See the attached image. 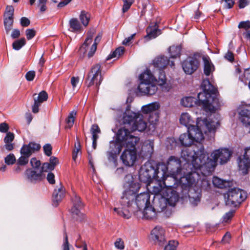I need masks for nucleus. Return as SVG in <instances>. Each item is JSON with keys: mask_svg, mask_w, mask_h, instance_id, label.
<instances>
[{"mask_svg": "<svg viewBox=\"0 0 250 250\" xmlns=\"http://www.w3.org/2000/svg\"><path fill=\"white\" fill-rule=\"evenodd\" d=\"M206 153L204 146L201 144L193 148H186L181 152L182 158L187 162V166L191 170L185 176L181 177L180 183L183 188L188 189V195L190 203L194 206L200 202L201 190H207L210 183L205 177H200V172L205 175Z\"/></svg>", "mask_w": 250, "mask_h": 250, "instance_id": "1", "label": "nucleus"}, {"mask_svg": "<svg viewBox=\"0 0 250 250\" xmlns=\"http://www.w3.org/2000/svg\"><path fill=\"white\" fill-rule=\"evenodd\" d=\"M219 120H212L209 118L202 119L198 118L196 125H190L188 128V132L182 134L179 138L182 145L190 146L195 141L199 142L204 139L203 131L205 134L213 138L217 128L219 126Z\"/></svg>", "mask_w": 250, "mask_h": 250, "instance_id": "2", "label": "nucleus"}, {"mask_svg": "<svg viewBox=\"0 0 250 250\" xmlns=\"http://www.w3.org/2000/svg\"><path fill=\"white\" fill-rule=\"evenodd\" d=\"M133 189L124 190L119 201V207L114 208L117 214L125 219L131 217L132 212L136 211L134 207V199L138 190V185L132 187Z\"/></svg>", "mask_w": 250, "mask_h": 250, "instance_id": "3", "label": "nucleus"}, {"mask_svg": "<svg viewBox=\"0 0 250 250\" xmlns=\"http://www.w3.org/2000/svg\"><path fill=\"white\" fill-rule=\"evenodd\" d=\"M231 152L228 148H221L213 150L210 154V158L206 154V164L203 167L205 168V175H209L214 171L219 161L220 164L227 163L230 159Z\"/></svg>", "mask_w": 250, "mask_h": 250, "instance_id": "4", "label": "nucleus"}, {"mask_svg": "<svg viewBox=\"0 0 250 250\" xmlns=\"http://www.w3.org/2000/svg\"><path fill=\"white\" fill-rule=\"evenodd\" d=\"M201 87L203 92L198 94V102H197V104L202 105L206 111L215 112L216 108L213 105L214 100L212 97V94H215L216 89L211 84L208 79L203 81Z\"/></svg>", "mask_w": 250, "mask_h": 250, "instance_id": "5", "label": "nucleus"}, {"mask_svg": "<svg viewBox=\"0 0 250 250\" xmlns=\"http://www.w3.org/2000/svg\"><path fill=\"white\" fill-rule=\"evenodd\" d=\"M123 122L132 131L143 132L147 127V123L140 112H134L126 109L123 114Z\"/></svg>", "mask_w": 250, "mask_h": 250, "instance_id": "6", "label": "nucleus"}, {"mask_svg": "<svg viewBox=\"0 0 250 250\" xmlns=\"http://www.w3.org/2000/svg\"><path fill=\"white\" fill-rule=\"evenodd\" d=\"M179 200V195L177 192H172L171 194L166 195L154 196L153 206L154 209H156L157 212H162L164 215L169 217L171 214L170 210H168L167 208V203L171 206H174L175 203Z\"/></svg>", "mask_w": 250, "mask_h": 250, "instance_id": "7", "label": "nucleus"}, {"mask_svg": "<svg viewBox=\"0 0 250 250\" xmlns=\"http://www.w3.org/2000/svg\"><path fill=\"white\" fill-rule=\"evenodd\" d=\"M140 83L138 85L139 91L144 94L152 95L157 91L158 88L155 83V78L151 72L146 70L140 75Z\"/></svg>", "mask_w": 250, "mask_h": 250, "instance_id": "8", "label": "nucleus"}, {"mask_svg": "<svg viewBox=\"0 0 250 250\" xmlns=\"http://www.w3.org/2000/svg\"><path fill=\"white\" fill-rule=\"evenodd\" d=\"M165 174V171L160 172L150 163H146L141 167L139 178L141 182L149 185L153 179L161 182V178Z\"/></svg>", "mask_w": 250, "mask_h": 250, "instance_id": "9", "label": "nucleus"}, {"mask_svg": "<svg viewBox=\"0 0 250 250\" xmlns=\"http://www.w3.org/2000/svg\"><path fill=\"white\" fill-rule=\"evenodd\" d=\"M140 139L130 134L125 127L120 128L117 132V140L123 147L135 149V146Z\"/></svg>", "mask_w": 250, "mask_h": 250, "instance_id": "10", "label": "nucleus"}, {"mask_svg": "<svg viewBox=\"0 0 250 250\" xmlns=\"http://www.w3.org/2000/svg\"><path fill=\"white\" fill-rule=\"evenodd\" d=\"M225 196L226 204L230 207H237L247 198L246 192L238 188H233L229 190Z\"/></svg>", "mask_w": 250, "mask_h": 250, "instance_id": "11", "label": "nucleus"}, {"mask_svg": "<svg viewBox=\"0 0 250 250\" xmlns=\"http://www.w3.org/2000/svg\"><path fill=\"white\" fill-rule=\"evenodd\" d=\"M103 78L101 74V66L99 63L93 65L87 75L86 83L87 87L95 84L99 89Z\"/></svg>", "mask_w": 250, "mask_h": 250, "instance_id": "12", "label": "nucleus"}, {"mask_svg": "<svg viewBox=\"0 0 250 250\" xmlns=\"http://www.w3.org/2000/svg\"><path fill=\"white\" fill-rule=\"evenodd\" d=\"M73 207L71 211L73 217L77 220L82 221L84 218V215L80 210L83 208V204L81 201L80 197L75 194L72 199Z\"/></svg>", "mask_w": 250, "mask_h": 250, "instance_id": "13", "label": "nucleus"}, {"mask_svg": "<svg viewBox=\"0 0 250 250\" xmlns=\"http://www.w3.org/2000/svg\"><path fill=\"white\" fill-rule=\"evenodd\" d=\"M239 170L244 174H247L250 169V147L245 149L243 155L238 159Z\"/></svg>", "mask_w": 250, "mask_h": 250, "instance_id": "14", "label": "nucleus"}, {"mask_svg": "<svg viewBox=\"0 0 250 250\" xmlns=\"http://www.w3.org/2000/svg\"><path fill=\"white\" fill-rule=\"evenodd\" d=\"M165 234L164 229L161 227L157 226L151 231L150 237L156 245L162 247L166 242Z\"/></svg>", "mask_w": 250, "mask_h": 250, "instance_id": "15", "label": "nucleus"}, {"mask_svg": "<svg viewBox=\"0 0 250 250\" xmlns=\"http://www.w3.org/2000/svg\"><path fill=\"white\" fill-rule=\"evenodd\" d=\"M181 162L180 160L175 156H170L167 162V169L172 175L177 176L181 172Z\"/></svg>", "mask_w": 250, "mask_h": 250, "instance_id": "16", "label": "nucleus"}, {"mask_svg": "<svg viewBox=\"0 0 250 250\" xmlns=\"http://www.w3.org/2000/svg\"><path fill=\"white\" fill-rule=\"evenodd\" d=\"M199 61L194 57H188L182 63V67L184 72L187 74H191L199 67Z\"/></svg>", "mask_w": 250, "mask_h": 250, "instance_id": "17", "label": "nucleus"}, {"mask_svg": "<svg viewBox=\"0 0 250 250\" xmlns=\"http://www.w3.org/2000/svg\"><path fill=\"white\" fill-rule=\"evenodd\" d=\"M150 195L147 192L141 193L137 196L135 195L134 199V207L135 210H141L150 205Z\"/></svg>", "mask_w": 250, "mask_h": 250, "instance_id": "18", "label": "nucleus"}, {"mask_svg": "<svg viewBox=\"0 0 250 250\" xmlns=\"http://www.w3.org/2000/svg\"><path fill=\"white\" fill-rule=\"evenodd\" d=\"M137 158L136 152L134 149H126L121 156L124 164L126 166H132Z\"/></svg>", "mask_w": 250, "mask_h": 250, "instance_id": "19", "label": "nucleus"}, {"mask_svg": "<svg viewBox=\"0 0 250 250\" xmlns=\"http://www.w3.org/2000/svg\"><path fill=\"white\" fill-rule=\"evenodd\" d=\"M25 175L28 181L33 183L41 181L45 177L44 174L42 173L40 168H28L25 171Z\"/></svg>", "mask_w": 250, "mask_h": 250, "instance_id": "20", "label": "nucleus"}, {"mask_svg": "<svg viewBox=\"0 0 250 250\" xmlns=\"http://www.w3.org/2000/svg\"><path fill=\"white\" fill-rule=\"evenodd\" d=\"M65 195L64 188L60 184L54 189L52 195V205L54 207H57L64 198Z\"/></svg>", "mask_w": 250, "mask_h": 250, "instance_id": "21", "label": "nucleus"}, {"mask_svg": "<svg viewBox=\"0 0 250 250\" xmlns=\"http://www.w3.org/2000/svg\"><path fill=\"white\" fill-rule=\"evenodd\" d=\"M34 99V104L32 106V112L37 113L39 112V107L41 104L46 101L48 98L47 93L45 91H42L37 96V94L35 93L33 95Z\"/></svg>", "mask_w": 250, "mask_h": 250, "instance_id": "22", "label": "nucleus"}, {"mask_svg": "<svg viewBox=\"0 0 250 250\" xmlns=\"http://www.w3.org/2000/svg\"><path fill=\"white\" fill-rule=\"evenodd\" d=\"M41 148V146L37 143L30 142L28 145H24L21 148V155L30 157L32 153L38 151Z\"/></svg>", "mask_w": 250, "mask_h": 250, "instance_id": "23", "label": "nucleus"}, {"mask_svg": "<svg viewBox=\"0 0 250 250\" xmlns=\"http://www.w3.org/2000/svg\"><path fill=\"white\" fill-rule=\"evenodd\" d=\"M168 64L171 67L174 66V63L173 61H170L167 57L164 56H159L153 61V64L158 69L163 70Z\"/></svg>", "mask_w": 250, "mask_h": 250, "instance_id": "24", "label": "nucleus"}, {"mask_svg": "<svg viewBox=\"0 0 250 250\" xmlns=\"http://www.w3.org/2000/svg\"><path fill=\"white\" fill-rule=\"evenodd\" d=\"M239 119L245 125H250V104L244 106L239 112Z\"/></svg>", "mask_w": 250, "mask_h": 250, "instance_id": "25", "label": "nucleus"}, {"mask_svg": "<svg viewBox=\"0 0 250 250\" xmlns=\"http://www.w3.org/2000/svg\"><path fill=\"white\" fill-rule=\"evenodd\" d=\"M152 192L154 194V196L157 195L164 196L167 194H171L172 192H177L176 191H173L171 189L164 188L161 183H159L157 185L154 186Z\"/></svg>", "mask_w": 250, "mask_h": 250, "instance_id": "26", "label": "nucleus"}, {"mask_svg": "<svg viewBox=\"0 0 250 250\" xmlns=\"http://www.w3.org/2000/svg\"><path fill=\"white\" fill-rule=\"evenodd\" d=\"M146 31L147 35L145 37V38L146 41L154 39L162 33L161 30L158 28L157 24L149 26L146 28Z\"/></svg>", "mask_w": 250, "mask_h": 250, "instance_id": "27", "label": "nucleus"}, {"mask_svg": "<svg viewBox=\"0 0 250 250\" xmlns=\"http://www.w3.org/2000/svg\"><path fill=\"white\" fill-rule=\"evenodd\" d=\"M164 176V175L163 176ZM177 176L172 175L170 176H167L165 179H164V177L161 178L163 179V185L164 188L167 189H171L173 191H175L173 188H175L177 187L176 177Z\"/></svg>", "mask_w": 250, "mask_h": 250, "instance_id": "28", "label": "nucleus"}, {"mask_svg": "<svg viewBox=\"0 0 250 250\" xmlns=\"http://www.w3.org/2000/svg\"><path fill=\"white\" fill-rule=\"evenodd\" d=\"M202 59L204 62V73L208 76L214 70V67L208 56H203Z\"/></svg>", "mask_w": 250, "mask_h": 250, "instance_id": "29", "label": "nucleus"}, {"mask_svg": "<svg viewBox=\"0 0 250 250\" xmlns=\"http://www.w3.org/2000/svg\"><path fill=\"white\" fill-rule=\"evenodd\" d=\"M137 185H138L139 190L140 188V185L139 183L134 181L133 176L130 174L125 176V183L124 184V190L133 189L132 187Z\"/></svg>", "mask_w": 250, "mask_h": 250, "instance_id": "30", "label": "nucleus"}, {"mask_svg": "<svg viewBox=\"0 0 250 250\" xmlns=\"http://www.w3.org/2000/svg\"><path fill=\"white\" fill-rule=\"evenodd\" d=\"M155 83L160 85L163 86L166 83V78L164 71L162 69H158L155 72Z\"/></svg>", "mask_w": 250, "mask_h": 250, "instance_id": "31", "label": "nucleus"}, {"mask_svg": "<svg viewBox=\"0 0 250 250\" xmlns=\"http://www.w3.org/2000/svg\"><path fill=\"white\" fill-rule=\"evenodd\" d=\"M144 209L143 213L145 218L146 219H153L156 217L157 211L156 209H154L153 206L151 207L148 205Z\"/></svg>", "mask_w": 250, "mask_h": 250, "instance_id": "32", "label": "nucleus"}, {"mask_svg": "<svg viewBox=\"0 0 250 250\" xmlns=\"http://www.w3.org/2000/svg\"><path fill=\"white\" fill-rule=\"evenodd\" d=\"M70 31L74 33H80L81 32L82 27L76 18H72L69 21Z\"/></svg>", "mask_w": 250, "mask_h": 250, "instance_id": "33", "label": "nucleus"}, {"mask_svg": "<svg viewBox=\"0 0 250 250\" xmlns=\"http://www.w3.org/2000/svg\"><path fill=\"white\" fill-rule=\"evenodd\" d=\"M197 104V100L192 96L184 97L181 100V105L186 107H192Z\"/></svg>", "mask_w": 250, "mask_h": 250, "instance_id": "34", "label": "nucleus"}, {"mask_svg": "<svg viewBox=\"0 0 250 250\" xmlns=\"http://www.w3.org/2000/svg\"><path fill=\"white\" fill-rule=\"evenodd\" d=\"M14 139V135L13 133L8 132L6 134V135L4 139V142L5 144V147L7 150L10 151L14 148L13 144L11 143Z\"/></svg>", "mask_w": 250, "mask_h": 250, "instance_id": "35", "label": "nucleus"}, {"mask_svg": "<svg viewBox=\"0 0 250 250\" xmlns=\"http://www.w3.org/2000/svg\"><path fill=\"white\" fill-rule=\"evenodd\" d=\"M159 108V105L157 103H152L150 104L144 105L142 109L143 113L146 114L150 113L156 111Z\"/></svg>", "mask_w": 250, "mask_h": 250, "instance_id": "36", "label": "nucleus"}, {"mask_svg": "<svg viewBox=\"0 0 250 250\" xmlns=\"http://www.w3.org/2000/svg\"><path fill=\"white\" fill-rule=\"evenodd\" d=\"M180 123L181 124L188 127L190 125L191 123V119L190 116L188 113H183L180 118Z\"/></svg>", "mask_w": 250, "mask_h": 250, "instance_id": "37", "label": "nucleus"}, {"mask_svg": "<svg viewBox=\"0 0 250 250\" xmlns=\"http://www.w3.org/2000/svg\"><path fill=\"white\" fill-rule=\"evenodd\" d=\"M116 139L115 141H111L110 142V148L111 150L113 151L114 153H119L123 147V145H121V143L118 142L117 140V134L116 135Z\"/></svg>", "mask_w": 250, "mask_h": 250, "instance_id": "38", "label": "nucleus"}, {"mask_svg": "<svg viewBox=\"0 0 250 250\" xmlns=\"http://www.w3.org/2000/svg\"><path fill=\"white\" fill-rule=\"evenodd\" d=\"M77 112L75 110L72 111L69 113L67 118L66 119V125L65 128H70L72 127L75 120Z\"/></svg>", "mask_w": 250, "mask_h": 250, "instance_id": "39", "label": "nucleus"}, {"mask_svg": "<svg viewBox=\"0 0 250 250\" xmlns=\"http://www.w3.org/2000/svg\"><path fill=\"white\" fill-rule=\"evenodd\" d=\"M181 47L180 46H171L169 48V53L170 55V58H176L180 56Z\"/></svg>", "mask_w": 250, "mask_h": 250, "instance_id": "40", "label": "nucleus"}, {"mask_svg": "<svg viewBox=\"0 0 250 250\" xmlns=\"http://www.w3.org/2000/svg\"><path fill=\"white\" fill-rule=\"evenodd\" d=\"M80 20L83 26H86L89 22L90 15L88 12L82 11L79 16Z\"/></svg>", "mask_w": 250, "mask_h": 250, "instance_id": "41", "label": "nucleus"}, {"mask_svg": "<svg viewBox=\"0 0 250 250\" xmlns=\"http://www.w3.org/2000/svg\"><path fill=\"white\" fill-rule=\"evenodd\" d=\"M90 132L92 135V140L97 141L99 138L98 134L101 132L100 129L98 125L96 124L93 125L91 127Z\"/></svg>", "mask_w": 250, "mask_h": 250, "instance_id": "42", "label": "nucleus"}, {"mask_svg": "<svg viewBox=\"0 0 250 250\" xmlns=\"http://www.w3.org/2000/svg\"><path fill=\"white\" fill-rule=\"evenodd\" d=\"M26 43L24 38H21L20 40H16L12 44L13 48L16 50H20Z\"/></svg>", "mask_w": 250, "mask_h": 250, "instance_id": "43", "label": "nucleus"}, {"mask_svg": "<svg viewBox=\"0 0 250 250\" xmlns=\"http://www.w3.org/2000/svg\"><path fill=\"white\" fill-rule=\"evenodd\" d=\"M125 51V48L123 46L117 48L114 52L110 54L107 57V60L113 58H118L120 57Z\"/></svg>", "mask_w": 250, "mask_h": 250, "instance_id": "44", "label": "nucleus"}, {"mask_svg": "<svg viewBox=\"0 0 250 250\" xmlns=\"http://www.w3.org/2000/svg\"><path fill=\"white\" fill-rule=\"evenodd\" d=\"M239 79L246 84L250 82V68L245 69L243 75L239 77Z\"/></svg>", "mask_w": 250, "mask_h": 250, "instance_id": "45", "label": "nucleus"}, {"mask_svg": "<svg viewBox=\"0 0 250 250\" xmlns=\"http://www.w3.org/2000/svg\"><path fill=\"white\" fill-rule=\"evenodd\" d=\"M95 33V30L94 29H91L89 31H88V32L87 33V37L82 45L83 47V46L86 47L88 46L92 42V39Z\"/></svg>", "mask_w": 250, "mask_h": 250, "instance_id": "46", "label": "nucleus"}, {"mask_svg": "<svg viewBox=\"0 0 250 250\" xmlns=\"http://www.w3.org/2000/svg\"><path fill=\"white\" fill-rule=\"evenodd\" d=\"M212 183L215 187L223 188L226 186V182L217 177H214L212 179Z\"/></svg>", "mask_w": 250, "mask_h": 250, "instance_id": "47", "label": "nucleus"}, {"mask_svg": "<svg viewBox=\"0 0 250 250\" xmlns=\"http://www.w3.org/2000/svg\"><path fill=\"white\" fill-rule=\"evenodd\" d=\"M4 23L6 32L8 34L12 28L13 23V18L5 17Z\"/></svg>", "mask_w": 250, "mask_h": 250, "instance_id": "48", "label": "nucleus"}, {"mask_svg": "<svg viewBox=\"0 0 250 250\" xmlns=\"http://www.w3.org/2000/svg\"><path fill=\"white\" fill-rule=\"evenodd\" d=\"M178 244L177 241H169L168 243L165 246L164 250H176Z\"/></svg>", "mask_w": 250, "mask_h": 250, "instance_id": "49", "label": "nucleus"}, {"mask_svg": "<svg viewBox=\"0 0 250 250\" xmlns=\"http://www.w3.org/2000/svg\"><path fill=\"white\" fill-rule=\"evenodd\" d=\"M146 149H147V154H149L150 155H151L154 150V143L153 141L149 142V143H147L145 146H143L142 147V149L143 150H146Z\"/></svg>", "mask_w": 250, "mask_h": 250, "instance_id": "50", "label": "nucleus"}, {"mask_svg": "<svg viewBox=\"0 0 250 250\" xmlns=\"http://www.w3.org/2000/svg\"><path fill=\"white\" fill-rule=\"evenodd\" d=\"M135 0H123L124 2L122 11L123 13L126 12L130 7Z\"/></svg>", "mask_w": 250, "mask_h": 250, "instance_id": "51", "label": "nucleus"}, {"mask_svg": "<svg viewBox=\"0 0 250 250\" xmlns=\"http://www.w3.org/2000/svg\"><path fill=\"white\" fill-rule=\"evenodd\" d=\"M29 157L21 155V156L18 159L17 165L19 166H25L28 163Z\"/></svg>", "mask_w": 250, "mask_h": 250, "instance_id": "52", "label": "nucleus"}, {"mask_svg": "<svg viewBox=\"0 0 250 250\" xmlns=\"http://www.w3.org/2000/svg\"><path fill=\"white\" fill-rule=\"evenodd\" d=\"M16 162V158L13 154H9L5 158V162L7 165H12Z\"/></svg>", "mask_w": 250, "mask_h": 250, "instance_id": "53", "label": "nucleus"}, {"mask_svg": "<svg viewBox=\"0 0 250 250\" xmlns=\"http://www.w3.org/2000/svg\"><path fill=\"white\" fill-rule=\"evenodd\" d=\"M14 9L12 6H7L5 12V17L13 18Z\"/></svg>", "mask_w": 250, "mask_h": 250, "instance_id": "54", "label": "nucleus"}, {"mask_svg": "<svg viewBox=\"0 0 250 250\" xmlns=\"http://www.w3.org/2000/svg\"><path fill=\"white\" fill-rule=\"evenodd\" d=\"M52 166L49 163H44L43 164L42 167L41 168H40V170L42 171V173L43 172H47L48 170H52L54 168H52Z\"/></svg>", "mask_w": 250, "mask_h": 250, "instance_id": "55", "label": "nucleus"}, {"mask_svg": "<svg viewBox=\"0 0 250 250\" xmlns=\"http://www.w3.org/2000/svg\"><path fill=\"white\" fill-rule=\"evenodd\" d=\"M30 164L33 169L41 168V162L39 160H37L36 158H32L30 160Z\"/></svg>", "mask_w": 250, "mask_h": 250, "instance_id": "56", "label": "nucleus"}, {"mask_svg": "<svg viewBox=\"0 0 250 250\" xmlns=\"http://www.w3.org/2000/svg\"><path fill=\"white\" fill-rule=\"evenodd\" d=\"M25 34L27 39L30 40L36 35V31L33 29H27L25 31Z\"/></svg>", "mask_w": 250, "mask_h": 250, "instance_id": "57", "label": "nucleus"}, {"mask_svg": "<svg viewBox=\"0 0 250 250\" xmlns=\"http://www.w3.org/2000/svg\"><path fill=\"white\" fill-rule=\"evenodd\" d=\"M239 28H243L246 30H248L250 28V21H241L238 25Z\"/></svg>", "mask_w": 250, "mask_h": 250, "instance_id": "58", "label": "nucleus"}, {"mask_svg": "<svg viewBox=\"0 0 250 250\" xmlns=\"http://www.w3.org/2000/svg\"><path fill=\"white\" fill-rule=\"evenodd\" d=\"M43 148L45 155H46L47 156H50L51 155L52 148L50 144H47L43 146Z\"/></svg>", "mask_w": 250, "mask_h": 250, "instance_id": "59", "label": "nucleus"}, {"mask_svg": "<svg viewBox=\"0 0 250 250\" xmlns=\"http://www.w3.org/2000/svg\"><path fill=\"white\" fill-rule=\"evenodd\" d=\"M114 244L115 247L119 250H123L125 248L124 241L121 238H118Z\"/></svg>", "mask_w": 250, "mask_h": 250, "instance_id": "60", "label": "nucleus"}, {"mask_svg": "<svg viewBox=\"0 0 250 250\" xmlns=\"http://www.w3.org/2000/svg\"><path fill=\"white\" fill-rule=\"evenodd\" d=\"M224 6L226 8L230 9L232 8L234 4V0H222Z\"/></svg>", "mask_w": 250, "mask_h": 250, "instance_id": "61", "label": "nucleus"}, {"mask_svg": "<svg viewBox=\"0 0 250 250\" xmlns=\"http://www.w3.org/2000/svg\"><path fill=\"white\" fill-rule=\"evenodd\" d=\"M234 211H229L226 213L223 216V221L225 222H227L228 221L230 220L234 215Z\"/></svg>", "mask_w": 250, "mask_h": 250, "instance_id": "62", "label": "nucleus"}, {"mask_svg": "<svg viewBox=\"0 0 250 250\" xmlns=\"http://www.w3.org/2000/svg\"><path fill=\"white\" fill-rule=\"evenodd\" d=\"M35 77V72L34 71H29L26 73L25 78L28 81H32Z\"/></svg>", "mask_w": 250, "mask_h": 250, "instance_id": "63", "label": "nucleus"}, {"mask_svg": "<svg viewBox=\"0 0 250 250\" xmlns=\"http://www.w3.org/2000/svg\"><path fill=\"white\" fill-rule=\"evenodd\" d=\"M20 23L21 26L23 27H27L29 25L30 21L28 18L26 17H22L21 19Z\"/></svg>", "mask_w": 250, "mask_h": 250, "instance_id": "64", "label": "nucleus"}]
</instances>
